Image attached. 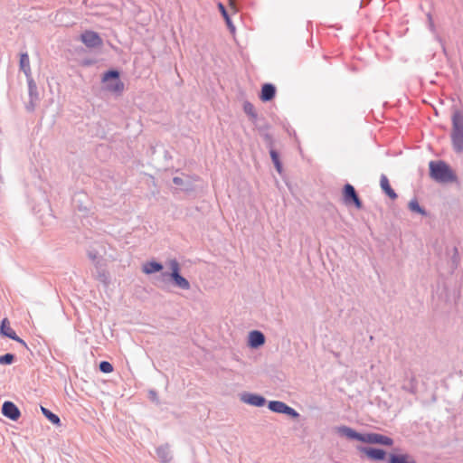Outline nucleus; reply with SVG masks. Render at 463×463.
<instances>
[{
    "mask_svg": "<svg viewBox=\"0 0 463 463\" xmlns=\"http://www.w3.org/2000/svg\"><path fill=\"white\" fill-rule=\"evenodd\" d=\"M218 8H219L220 12L222 13V14L223 18L225 19L227 25H228L229 27H232V22H231L230 16H229V14H228V13H227V11H226V9H225L224 5H223L222 4H221V3H220V4L218 5Z\"/></svg>",
    "mask_w": 463,
    "mask_h": 463,
    "instance_id": "5701e85b",
    "label": "nucleus"
},
{
    "mask_svg": "<svg viewBox=\"0 0 463 463\" xmlns=\"http://www.w3.org/2000/svg\"><path fill=\"white\" fill-rule=\"evenodd\" d=\"M275 92L276 90L273 85L269 83L264 84L261 89L260 99L262 101H269L274 98Z\"/></svg>",
    "mask_w": 463,
    "mask_h": 463,
    "instance_id": "dca6fc26",
    "label": "nucleus"
},
{
    "mask_svg": "<svg viewBox=\"0 0 463 463\" xmlns=\"http://www.w3.org/2000/svg\"><path fill=\"white\" fill-rule=\"evenodd\" d=\"M169 268L172 272L170 274L173 279L175 284L183 289H189L190 284L186 279L180 275V266L176 260H171L168 262Z\"/></svg>",
    "mask_w": 463,
    "mask_h": 463,
    "instance_id": "7ed1b4c3",
    "label": "nucleus"
},
{
    "mask_svg": "<svg viewBox=\"0 0 463 463\" xmlns=\"http://www.w3.org/2000/svg\"><path fill=\"white\" fill-rule=\"evenodd\" d=\"M364 442L385 446H392L393 444V440L391 438L378 433L364 434Z\"/></svg>",
    "mask_w": 463,
    "mask_h": 463,
    "instance_id": "6e6552de",
    "label": "nucleus"
},
{
    "mask_svg": "<svg viewBox=\"0 0 463 463\" xmlns=\"http://www.w3.org/2000/svg\"><path fill=\"white\" fill-rule=\"evenodd\" d=\"M99 369L101 372L105 373H109L113 372L112 364L107 361H103L99 364Z\"/></svg>",
    "mask_w": 463,
    "mask_h": 463,
    "instance_id": "4be33fe9",
    "label": "nucleus"
},
{
    "mask_svg": "<svg viewBox=\"0 0 463 463\" xmlns=\"http://www.w3.org/2000/svg\"><path fill=\"white\" fill-rule=\"evenodd\" d=\"M20 68L26 76H30L31 74V68H30V60L27 53H23L20 56Z\"/></svg>",
    "mask_w": 463,
    "mask_h": 463,
    "instance_id": "6ab92c4d",
    "label": "nucleus"
},
{
    "mask_svg": "<svg viewBox=\"0 0 463 463\" xmlns=\"http://www.w3.org/2000/svg\"><path fill=\"white\" fill-rule=\"evenodd\" d=\"M344 202L346 204H354L357 209L362 208V202L359 199L354 188L350 184H346L343 190Z\"/></svg>",
    "mask_w": 463,
    "mask_h": 463,
    "instance_id": "39448f33",
    "label": "nucleus"
},
{
    "mask_svg": "<svg viewBox=\"0 0 463 463\" xmlns=\"http://www.w3.org/2000/svg\"><path fill=\"white\" fill-rule=\"evenodd\" d=\"M119 73L117 71H109L106 72L103 76V81L108 82L109 79H114L115 80L111 83L107 84V89L109 91L120 93L124 90V83L118 80Z\"/></svg>",
    "mask_w": 463,
    "mask_h": 463,
    "instance_id": "20e7f679",
    "label": "nucleus"
},
{
    "mask_svg": "<svg viewBox=\"0 0 463 463\" xmlns=\"http://www.w3.org/2000/svg\"><path fill=\"white\" fill-rule=\"evenodd\" d=\"M380 184L383 192L392 200L397 198L396 193L391 187L388 178L385 175L381 176Z\"/></svg>",
    "mask_w": 463,
    "mask_h": 463,
    "instance_id": "f3484780",
    "label": "nucleus"
},
{
    "mask_svg": "<svg viewBox=\"0 0 463 463\" xmlns=\"http://www.w3.org/2000/svg\"><path fill=\"white\" fill-rule=\"evenodd\" d=\"M270 156H271L273 164L275 165V167H276L277 171L279 174H281V172H282V165H281V163L279 161V157L278 153L275 150H270Z\"/></svg>",
    "mask_w": 463,
    "mask_h": 463,
    "instance_id": "412c9836",
    "label": "nucleus"
},
{
    "mask_svg": "<svg viewBox=\"0 0 463 463\" xmlns=\"http://www.w3.org/2000/svg\"><path fill=\"white\" fill-rule=\"evenodd\" d=\"M244 111L249 114V115H251L253 117H255V114H254V107L252 104L247 102L244 104Z\"/></svg>",
    "mask_w": 463,
    "mask_h": 463,
    "instance_id": "a878e982",
    "label": "nucleus"
},
{
    "mask_svg": "<svg viewBox=\"0 0 463 463\" xmlns=\"http://www.w3.org/2000/svg\"><path fill=\"white\" fill-rule=\"evenodd\" d=\"M163 266L156 261H149L143 265L142 270L146 274H152L162 270Z\"/></svg>",
    "mask_w": 463,
    "mask_h": 463,
    "instance_id": "a211bd4d",
    "label": "nucleus"
},
{
    "mask_svg": "<svg viewBox=\"0 0 463 463\" xmlns=\"http://www.w3.org/2000/svg\"><path fill=\"white\" fill-rule=\"evenodd\" d=\"M361 451L370 459L383 460L385 458L386 453L384 450L374 448H361Z\"/></svg>",
    "mask_w": 463,
    "mask_h": 463,
    "instance_id": "9b49d317",
    "label": "nucleus"
},
{
    "mask_svg": "<svg viewBox=\"0 0 463 463\" xmlns=\"http://www.w3.org/2000/svg\"><path fill=\"white\" fill-rule=\"evenodd\" d=\"M451 139L457 152L463 151V114L457 110L452 116Z\"/></svg>",
    "mask_w": 463,
    "mask_h": 463,
    "instance_id": "f03ea898",
    "label": "nucleus"
},
{
    "mask_svg": "<svg viewBox=\"0 0 463 463\" xmlns=\"http://www.w3.org/2000/svg\"><path fill=\"white\" fill-rule=\"evenodd\" d=\"M389 463H416V461L409 454H391Z\"/></svg>",
    "mask_w": 463,
    "mask_h": 463,
    "instance_id": "2eb2a0df",
    "label": "nucleus"
},
{
    "mask_svg": "<svg viewBox=\"0 0 463 463\" xmlns=\"http://www.w3.org/2000/svg\"><path fill=\"white\" fill-rule=\"evenodd\" d=\"M241 400L250 405L260 407L265 404V399L262 396L257 394H244Z\"/></svg>",
    "mask_w": 463,
    "mask_h": 463,
    "instance_id": "4468645a",
    "label": "nucleus"
},
{
    "mask_svg": "<svg viewBox=\"0 0 463 463\" xmlns=\"http://www.w3.org/2000/svg\"><path fill=\"white\" fill-rule=\"evenodd\" d=\"M80 40L88 48H98L101 47L103 44L100 36L93 31H85L82 33Z\"/></svg>",
    "mask_w": 463,
    "mask_h": 463,
    "instance_id": "423d86ee",
    "label": "nucleus"
},
{
    "mask_svg": "<svg viewBox=\"0 0 463 463\" xmlns=\"http://www.w3.org/2000/svg\"><path fill=\"white\" fill-rule=\"evenodd\" d=\"M41 411L43 412V414L54 425L56 426H60L61 425V420H60V418L52 413L51 411H49L48 409L44 408V407H41Z\"/></svg>",
    "mask_w": 463,
    "mask_h": 463,
    "instance_id": "aec40b11",
    "label": "nucleus"
},
{
    "mask_svg": "<svg viewBox=\"0 0 463 463\" xmlns=\"http://www.w3.org/2000/svg\"><path fill=\"white\" fill-rule=\"evenodd\" d=\"M0 333L5 336H7L14 341H17L18 343H21L24 345H26L25 342L19 338L15 332L14 331V329L11 327L10 322L7 318H4L2 320Z\"/></svg>",
    "mask_w": 463,
    "mask_h": 463,
    "instance_id": "1a4fd4ad",
    "label": "nucleus"
},
{
    "mask_svg": "<svg viewBox=\"0 0 463 463\" xmlns=\"http://www.w3.org/2000/svg\"><path fill=\"white\" fill-rule=\"evenodd\" d=\"M429 167L430 177L437 182L452 183L457 180L454 172L450 169L449 165L443 161H430Z\"/></svg>",
    "mask_w": 463,
    "mask_h": 463,
    "instance_id": "f257e3e1",
    "label": "nucleus"
},
{
    "mask_svg": "<svg viewBox=\"0 0 463 463\" xmlns=\"http://www.w3.org/2000/svg\"><path fill=\"white\" fill-rule=\"evenodd\" d=\"M337 431L341 435L346 436L349 439H357V440L364 442V435L357 433L356 431H354V430H352L349 427L341 426V427L337 428Z\"/></svg>",
    "mask_w": 463,
    "mask_h": 463,
    "instance_id": "ddd939ff",
    "label": "nucleus"
},
{
    "mask_svg": "<svg viewBox=\"0 0 463 463\" xmlns=\"http://www.w3.org/2000/svg\"><path fill=\"white\" fill-rule=\"evenodd\" d=\"M409 208L412 212L420 213L422 214L424 213V211L420 208L416 200H412L409 203Z\"/></svg>",
    "mask_w": 463,
    "mask_h": 463,
    "instance_id": "b1692460",
    "label": "nucleus"
},
{
    "mask_svg": "<svg viewBox=\"0 0 463 463\" xmlns=\"http://www.w3.org/2000/svg\"><path fill=\"white\" fill-rule=\"evenodd\" d=\"M14 355L12 354H6L3 356H0V364H10L14 362Z\"/></svg>",
    "mask_w": 463,
    "mask_h": 463,
    "instance_id": "393cba45",
    "label": "nucleus"
},
{
    "mask_svg": "<svg viewBox=\"0 0 463 463\" xmlns=\"http://www.w3.org/2000/svg\"><path fill=\"white\" fill-rule=\"evenodd\" d=\"M2 413L12 420H17L21 415L19 409L12 402H4Z\"/></svg>",
    "mask_w": 463,
    "mask_h": 463,
    "instance_id": "9d476101",
    "label": "nucleus"
},
{
    "mask_svg": "<svg viewBox=\"0 0 463 463\" xmlns=\"http://www.w3.org/2000/svg\"><path fill=\"white\" fill-rule=\"evenodd\" d=\"M173 182H174L175 184H182L183 180H182V178H180V177H174Z\"/></svg>",
    "mask_w": 463,
    "mask_h": 463,
    "instance_id": "bb28decb",
    "label": "nucleus"
},
{
    "mask_svg": "<svg viewBox=\"0 0 463 463\" xmlns=\"http://www.w3.org/2000/svg\"><path fill=\"white\" fill-rule=\"evenodd\" d=\"M269 409L274 412L278 413H284L288 414L293 417H298V413L292 409L291 407L288 406L286 403L279 401H272L269 403Z\"/></svg>",
    "mask_w": 463,
    "mask_h": 463,
    "instance_id": "0eeeda50",
    "label": "nucleus"
},
{
    "mask_svg": "<svg viewBox=\"0 0 463 463\" xmlns=\"http://www.w3.org/2000/svg\"><path fill=\"white\" fill-rule=\"evenodd\" d=\"M265 343L264 335L257 330L251 331L249 335V345L251 348H257Z\"/></svg>",
    "mask_w": 463,
    "mask_h": 463,
    "instance_id": "f8f14e48",
    "label": "nucleus"
},
{
    "mask_svg": "<svg viewBox=\"0 0 463 463\" xmlns=\"http://www.w3.org/2000/svg\"><path fill=\"white\" fill-rule=\"evenodd\" d=\"M230 5H231L232 8L234 9L233 2L232 1H231Z\"/></svg>",
    "mask_w": 463,
    "mask_h": 463,
    "instance_id": "cd10ccee",
    "label": "nucleus"
}]
</instances>
